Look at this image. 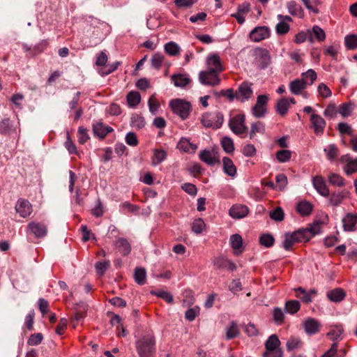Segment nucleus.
Listing matches in <instances>:
<instances>
[{
	"instance_id": "1",
	"label": "nucleus",
	"mask_w": 357,
	"mask_h": 357,
	"mask_svg": "<svg viewBox=\"0 0 357 357\" xmlns=\"http://www.w3.org/2000/svg\"><path fill=\"white\" fill-rule=\"evenodd\" d=\"M156 341L153 333H148L135 342L139 357H153L156 351Z\"/></svg>"
},
{
	"instance_id": "2",
	"label": "nucleus",
	"mask_w": 357,
	"mask_h": 357,
	"mask_svg": "<svg viewBox=\"0 0 357 357\" xmlns=\"http://www.w3.org/2000/svg\"><path fill=\"white\" fill-rule=\"evenodd\" d=\"M324 222L317 220L310 224L306 228L299 229L291 233L296 243L309 241L315 235L321 233V226Z\"/></svg>"
},
{
	"instance_id": "3",
	"label": "nucleus",
	"mask_w": 357,
	"mask_h": 357,
	"mask_svg": "<svg viewBox=\"0 0 357 357\" xmlns=\"http://www.w3.org/2000/svg\"><path fill=\"white\" fill-rule=\"evenodd\" d=\"M169 107L173 112L178 115L182 120L188 119L192 110L190 103L181 99L171 100Z\"/></svg>"
},
{
	"instance_id": "4",
	"label": "nucleus",
	"mask_w": 357,
	"mask_h": 357,
	"mask_svg": "<svg viewBox=\"0 0 357 357\" xmlns=\"http://www.w3.org/2000/svg\"><path fill=\"white\" fill-rule=\"evenodd\" d=\"M202 123L204 127L219 128L224 121L223 114L221 112L205 113L202 117Z\"/></svg>"
},
{
	"instance_id": "5",
	"label": "nucleus",
	"mask_w": 357,
	"mask_h": 357,
	"mask_svg": "<svg viewBox=\"0 0 357 357\" xmlns=\"http://www.w3.org/2000/svg\"><path fill=\"white\" fill-rule=\"evenodd\" d=\"M280 342L276 335H272L266 340L265 347L266 352L264 353V357H282V351L278 349Z\"/></svg>"
},
{
	"instance_id": "6",
	"label": "nucleus",
	"mask_w": 357,
	"mask_h": 357,
	"mask_svg": "<svg viewBox=\"0 0 357 357\" xmlns=\"http://www.w3.org/2000/svg\"><path fill=\"white\" fill-rule=\"evenodd\" d=\"M245 116L243 114H238L229 119V127L236 135L245 133L248 128L245 124Z\"/></svg>"
},
{
	"instance_id": "7",
	"label": "nucleus",
	"mask_w": 357,
	"mask_h": 357,
	"mask_svg": "<svg viewBox=\"0 0 357 357\" xmlns=\"http://www.w3.org/2000/svg\"><path fill=\"white\" fill-rule=\"evenodd\" d=\"M218 73L213 70L201 71L199 74V80L204 85L216 86L220 83Z\"/></svg>"
},
{
	"instance_id": "8",
	"label": "nucleus",
	"mask_w": 357,
	"mask_h": 357,
	"mask_svg": "<svg viewBox=\"0 0 357 357\" xmlns=\"http://www.w3.org/2000/svg\"><path fill=\"white\" fill-rule=\"evenodd\" d=\"M199 157L201 161L209 166L220 164V156L215 149H204L200 151Z\"/></svg>"
},
{
	"instance_id": "9",
	"label": "nucleus",
	"mask_w": 357,
	"mask_h": 357,
	"mask_svg": "<svg viewBox=\"0 0 357 357\" xmlns=\"http://www.w3.org/2000/svg\"><path fill=\"white\" fill-rule=\"evenodd\" d=\"M252 84L243 82H242L238 87L236 91V100L244 102L248 100L253 94V91L252 89Z\"/></svg>"
},
{
	"instance_id": "10",
	"label": "nucleus",
	"mask_w": 357,
	"mask_h": 357,
	"mask_svg": "<svg viewBox=\"0 0 357 357\" xmlns=\"http://www.w3.org/2000/svg\"><path fill=\"white\" fill-rule=\"evenodd\" d=\"M271 29L266 26H259L255 27L250 33V38L252 41L258 43L269 38Z\"/></svg>"
},
{
	"instance_id": "11",
	"label": "nucleus",
	"mask_w": 357,
	"mask_h": 357,
	"mask_svg": "<svg viewBox=\"0 0 357 357\" xmlns=\"http://www.w3.org/2000/svg\"><path fill=\"white\" fill-rule=\"evenodd\" d=\"M311 128L317 135H321L324 132L326 125V121L319 114H312L310 118Z\"/></svg>"
},
{
	"instance_id": "12",
	"label": "nucleus",
	"mask_w": 357,
	"mask_h": 357,
	"mask_svg": "<svg viewBox=\"0 0 357 357\" xmlns=\"http://www.w3.org/2000/svg\"><path fill=\"white\" fill-rule=\"evenodd\" d=\"M15 208L22 218L29 216L33 211L31 204L27 199L23 198H20L17 200Z\"/></svg>"
},
{
	"instance_id": "13",
	"label": "nucleus",
	"mask_w": 357,
	"mask_h": 357,
	"mask_svg": "<svg viewBox=\"0 0 357 357\" xmlns=\"http://www.w3.org/2000/svg\"><path fill=\"white\" fill-rule=\"evenodd\" d=\"M268 100L266 95H259L257 97V103L252 108V114L257 117H262L264 116L266 109V106Z\"/></svg>"
},
{
	"instance_id": "14",
	"label": "nucleus",
	"mask_w": 357,
	"mask_h": 357,
	"mask_svg": "<svg viewBox=\"0 0 357 357\" xmlns=\"http://www.w3.org/2000/svg\"><path fill=\"white\" fill-rule=\"evenodd\" d=\"M303 326L307 335H312L319 332L321 324L318 320L308 317L303 321Z\"/></svg>"
},
{
	"instance_id": "15",
	"label": "nucleus",
	"mask_w": 357,
	"mask_h": 357,
	"mask_svg": "<svg viewBox=\"0 0 357 357\" xmlns=\"http://www.w3.org/2000/svg\"><path fill=\"white\" fill-rule=\"evenodd\" d=\"M312 184L317 191L323 197H328L330 195V190L326 185V181L323 176H315L312 178Z\"/></svg>"
},
{
	"instance_id": "16",
	"label": "nucleus",
	"mask_w": 357,
	"mask_h": 357,
	"mask_svg": "<svg viewBox=\"0 0 357 357\" xmlns=\"http://www.w3.org/2000/svg\"><path fill=\"white\" fill-rule=\"evenodd\" d=\"M213 263L215 268L218 270L228 268L229 270L234 271L236 269V264L232 261L223 256L215 257L213 259Z\"/></svg>"
},
{
	"instance_id": "17",
	"label": "nucleus",
	"mask_w": 357,
	"mask_h": 357,
	"mask_svg": "<svg viewBox=\"0 0 357 357\" xmlns=\"http://www.w3.org/2000/svg\"><path fill=\"white\" fill-rule=\"evenodd\" d=\"M296 292V296L300 298L305 303H310L312 301V298L317 294V291L315 289H311L309 291H307L303 287H298L295 289Z\"/></svg>"
},
{
	"instance_id": "18",
	"label": "nucleus",
	"mask_w": 357,
	"mask_h": 357,
	"mask_svg": "<svg viewBox=\"0 0 357 357\" xmlns=\"http://www.w3.org/2000/svg\"><path fill=\"white\" fill-rule=\"evenodd\" d=\"M357 223V213H349L342 218V227L345 231H354L356 230Z\"/></svg>"
},
{
	"instance_id": "19",
	"label": "nucleus",
	"mask_w": 357,
	"mask_h": 357,
	"mask_svg": "<svg viewBox=\"0 0 357 357\" xmlns=\"http://www.w3.org/2000/svg\"><path fill=\"white\" fill-rule=\"evenodd\" d=\"M28 229L36 238H43L47 232L46 225L40 222H29Z\"/></svg>"
},
{
	"instance_id": "20",
	"label": "nucleus",
	"mask_w": 357,
	"mask_h": 357,
	"mask_svg": "<svg viewBox=\"0 0 357 357\" xmlns=\"http://www.w3.org/2000/svg\"><path fill=\"white\" fill-rule=\"evenodd\" d=\"M249 213L248 206L242 204H234L229 209V215L236 219L245 217Z\"/></svg>"
},
{
	"instance_id": "21",
	"label": "nucleus",
	"mask_w": 357,
	"mask_h": 357,
	"mask_svg": "<svg viewBox=\"0 0 357 357\" xmlns=\"http://www.w3.org/2000/svg\"><path fill=\"white\" fill-rule=\"evenodd\" d=\"M172 81L176 87L184 88L191 82L189 75L185 73L174 74L171 77Z\"/></svg>"
},
{
	"instance_id": "22",
	"label": "nucleus",
	"mask_w": 357,
	"mask_h": 357,
	"mask_svg": "<svg viewBox=\"0 0 357 357\" xmlns=\"http://www.w3.org/2000/svg\"><path fill=\"white\" fill-rule=\"evenodd\" d=\"M113 131V128L110 126L103 124L102 122L96 123L93 125V132L94 135L100 139H104L105 136Z\"/></svg>"
},
{
	"instance_id": "23",
	"label": "nucleus",
	"mask_w": 357,
	"mask_h": 357,
	"mask_svg": "<svg viewBox=\"0 0 357 357\" xmlns=\"http://www.w3.org/2000/svg\"><path fill=\"white\" fill-rule=\"evenodd\" d=\"M349 192L347 190H343L340 192H333L331 194L329 202L333 206H339L342 201L349 197Z\"/></svg>"
},
{
	"instance_id": "24",
	"label": "nucleus",
	"mask_w": 357,
	"mask_h": 357,
	"mask_svg": "<svg viewBox=\"0 0 357 357\" xmlns=\"http://www.w3.org/2000/svg\"><path fill=\"white\" fill-rule=\"evenodd\" d=\"M115 247L123 256H127L131 252V245L125 238H119L115 242Z\"/></svg>"
},
{
	"instance_id": "25",
	"label": "nucleus",
	"mask_w": 357,
	"mask_h": 357,
	"mask_svg": "<svg viewBox=\"0 0 357 357\" xmlns=\"http://www.w3.org/2000/svg\"><path fill=\"white\" fill-rule=\"evenodd\" d=\"M207 65L208 69L220 73L222 70L220 56L216 54L208 55L207 57Z\"/></svg>"
},
{
	"instance_id": "26",
	"label": "nucleus",
	"mask_w": 357,
	"mask_h": 357,
	"mask_svg": "<svg viewBox=\"0 0 357 357\" xmlns=\"http://www.w3.org/2000/svg\"><path fill=\"white\" fill-rule=\"evenodd\" d=\"M197 146L190 142L185 137H181L177 144V149L186 153H194L197 149Z\"/></svg>"
},
{
	"instance_id": "27",
	"label": "nucleus",
	"mask_w": 357,
	"mask_h": 357,
	"mask_svg": "<svg viewBox=\"0 0 357 357\" xmlns=\"http://www.w3.org/2000/svg\"><path fill=\"white\" fill-rule=\"evenodd\" d=\"M230 245L234 250V253L238 255L242 252L243 239L239 234H233L230 236Z\"/></svg>"
},
{
	"instance_id": "28",
	"label": "nucleus",
	"mask_w": 357,
	"mask_h": 357,
	"mask_svg": "<svg viewBox=\"0 0 357 357\" xmlns=\"http://www.w3.org/2000/svg\"><path fill=\"white\" fill-rule=\"evenodd\" d=\"M307 86V82L304 79H296L290 82L289 89L292 93L298 95Z\"/></svg>"
},
{
	"instance_id": "29",
	"label": "nucleus",
	"mask_w": 357,
	"mask_h": 357,
	"mask_svg": "<svg viewBox=\"0 0 357 357\" xmlns=\"http://www.w3.org/2000/svg\"><path fill=\"white\" fill-rule=\"evenodd\" d=\"M222 163L224 172L229 176L234 177L236 174V167L233 161L229 158L224 157Z\"/></svg>"
},
{
	"instance_id": "30",
	"label": "nucleus",
	"mask_w": 357,
	"mask_h": 357,
	"mask_svg": "<svg viewBox=\"0 0 357 357\" xmlns=\"http://www.w3.org/2000/svg\"><path fill=\"white\" fill-rule=\"evenodd\" d=\"M287 8L289 13L294 16H298L300 18L304 17V11L302 7L294 1H290L287 3Z\"/></svg>"
},
{
	"instance_id": "31",
	"label": "nucleus",
	"mask_w": 357,
	"mask_h": 357,
	"mask_svg": "<svg viewBox=\"0 0 357 357\" xmlns=\"http://www.w3.org/2000/svg\"><path fill=\"white\" fill-rule=\"evenodd\" d=\"M346 296L344 291L340 288H336L327 292L328 298L333 302L342 301Z\"/></svg>"
},
{
	"instance_id": "32",
	"label": "nucleus",
	"mask_w": 357,
	"mask_h": 357,
	"mask_svg": "<svg viewBox=\"0 0 357 357\" xmlns=\"http://www.w3.org/2000/svg\"><path fill=\"white\" fill-rule=\"evenodd\" d=\"M257 62L261 68H266L271 63V56L266 50H260L258 52Z\"/></svg>"
},
{
	"instance_id": "33",
	"label": "nucleus",
	"mask_w": 357,
	"mask_h": 357,
	"mask_svg": "<svg viewBox=\"0 0 357 357\" xmlns=\"http://www.w3.org/2000/svg\"><path fill=\"white\" fill-rule=\"evenodd\" d=\"M328 180L331 185L335 187H343L346 184L345 179L341 175L336 173H330Z\"/></svg>"
},
{
	"instance_id": "34",
	"label": "nucleus",
	"mask_w": 357,
	"mask_h": 357,
	"mask_svg": "<svg viewBox=\"0 0 357 357\" xmlns=\"http://www.w3.org/2000/svg\"><path fill=\"white\" fill-rule=\"evenodd\" d=\"M301 308L299 301L296 300H290L285 303L284 310L290 314H296Z\"/></svg>"
},
{
	"instance_id": "35",
	"label": "nucleus",
	"mask_w": 357,
	"mask_h": 357,
	"mask_svg": "<svg viewBox=\"0 0 357 357\" xmlns=\"http://www.w3.org/2000/svg\"><path fill=\"white\" fill-rule=\"evenodd\" d=\"M297 211L303 216L309 215L312 211V205L308 202H301L297 205Z\"/></svg>"
},
{
	"instance_id": "36",
	"label": "nucleus",
	"mask_w": 357,
	"mask_h": 357,
	"mask_svg": "<svg viewBox=\"0 0 357 357\" xmlns=\"http://www.w3.org/2000/svg\"><path fill=\"white\" fill-rule=\"evenodd\" d=\"M221 145L223 150L228 154L233 153L234 151V144L232 139L229 137H223L221 139Z\"/></svg>"
},
{
	"instance_id": "37",
	"label": "nucleus",
	"mask_w": 357,
	"mask_h": 357,
	"mask_svg": "<svg viewBox=\"0 0 357 357\" xmlns=\"http://www.w3.org/2000/svg\"><path fill=\"white\" fill-rule=\"evenodd\" d=\"M126 99L130 107H135L140 102L141 96L137 91H130L128 93Z\"/></svg>"
},
{
	"instance_id": "38",
	"label": "nucleus",
	"mask_w": 357,
	"mask_h": 357,
	"mask_svg": "<svg viewBox=\"0 0 357 357\" xmlns=\"http://www.w3.org/2000/svg\"><path fill=\"white\" fill-rule=\"evenodd\" d=\"M146 272L143 268H136L134 273L135 281L139 285L146 283Z\"/></svg>"
},
{
	"instance_id": "39",
	"label": "nucleus",
	"mask_w": 357,
	"mask_h": 357,
	"mask_svg": "<svg viewBox=\"0 0 357 357\" xmlns=\"http://www.w3.org/2000/svg\"><path fill=\"white\" fill-rule=\"evenodd\" d=\"M167 158V152L162 149H155L152 158V164L158 165L164 161Z\"/></svg>"
},
{
	"instance_id": "40",
	"label": "nucleus",
	"mask_w": 357,
	"mask_h": 357,
	"mask_svg": "<svg viewBox=\"0 0 357 357\" xmlns=\"http://www.w3.org/2000/svg\"><path fill=\"white\" fill-rule=\"evenodd\" d=\"M265 132V126L261 121L253 123L251 125L250 137H255L257 134H263Z\"/></svg>"
},
{
	"instance_id": "41",
	"label": "nucleus",
	"mask_w": 357,
	"mask_h": 357,
	"mask_svg": "<svg viewBox=\"0 0 357 357\" xmlns=\"http://www.w3.org/2000/svg\"><path fill=\"white\" fill-rule=\"evenodd\" d=\"M239 334L238 326L234 321H231L226 329V339L231 340L237 337Z\"/></svg>"
},
{
	"instance_id": "42",
	"label": "nucleus",
	"mask_w": 357,
	"mask_h": 357,
	"mask_svg": "<svg viewBox=\"0 0 357 357\" xmlns=\"http://www.w3.org/2000/svg\"><path fill=\"white\" fill-rule=\"evenodd\" d=\"M354 105L351 102H344L340 105L338 112L343 118H346L351 115Z\"/></svg>"
},
{
	"instance_id": "43",
	"label": "nucleus",
	"mask_w": 357,
	"mask_h": 357,
	"mask_svg": "<svg viewBox=\"0 0 357 357\" xmlns=\"http://www.w3.org/2000/svg\"><path fill=\"white\" fill-rule=\"evenodd\" d=\"M289 107V102L287 98H282L279 100L276 105V111L277 112L283 116L284 115Z\"/></svg>"
},
{
	"instance_id": "44",
	"label": "nucleus",
	"mask_w": 357,
	"mask_h": 357,
	"mask_svg": "<svg viewBox=\"0 0 357 357\" xmlns=\"http://www.w3.org/2000/svg\"><path fill=\"white\" fill-rule=\"evenodd\" d=\"M343 169L347 175L357 172V158L348 160Z\"/></svg>"
},
{
	"instance_id": "45",
	"label": "nucleus",
	"mask_w": 357,
	"mask_h": 357,
	"mask_svg": "<svg viewBox=\"0 0 357 357\" xmlns=\"http://www.w3.org/2000/svg\"><path fill=\"white\" fill-rule=\"evenodd\" d=\"M274 243L275 238L271 234H264L259 236V243L266 248L272 247Z\"/></svg>"
},
{
	"instance_id": "46",
	"label": "nucleus",
	"mask_w": 357,
	"mask_h": 357,
	"mask_svg": "<svg viewBox=\"0 0 357 357\" xmlns=\"http://www.w3.org/2000/svg\"><path fill=\"white\" fill-rule=\"evenodd\" d=\"M165 60V56L162 54L156 52L155 53L152 58H151V66L159 70L162 66V63H163Z\"/></svg>"
},
{
	"instance_id": "47",
	"label": "nucleus",
	"mask_w": 357,
	"mask_h": 357,
	"mask_svg": "<svg viewBox=\"0 0 357 357\" xmlns=\"http://www.w3.org/2000/svg\"><path fill=\"white\" fill-rule=\"evenodd\" d=\"M165 50L170 56H176L179 54L180 48L174 42H169L165 45Z\"/></svg>"
},
{
	"instance_id": "48",
	"label": "nucleus",
	"mask_w": 357,
	"mask_h": 357,
	"mask_svg": "<svg viewBox=\"0 0 357 357\" xmlns=\"http://www.w3.org/2000/svg\"><path fill=\"white\" fill-rule=\"evenodd\" d=\"M324 152L329 160H334L339 154L338 149L335 144H330L327 148L324 149Z\"/></svg>"
},
{
	"instance_id": "49",
	"label": "nucleus",
	"mask_w": 357,
	"mask_h": 357,
	"mask_svg": "<svg viewBox=\"0 0 357 357\" xmlns=\"http://www.w3.org/2000/svg\"><path fill=\"white\" fill-rule=\"evenodd\" d=\"M291 151L289 150H280L276 153V158L280 162H286L290 160Z\"/></svg>"
},
{
	"instance_id": "50",
	"label": "nucleus",
	"mask_w": 357,
	"mask_h": 357,
	"mask_svg": "<svg viewBox=\"0 0 357 357\" xmlns=\"http://www.w3.org/2000/svg\"><path fill=\"white\" fill-rule=\"evenodd\" d=\"M109 261L105 260L98 261L95 266L97 274L99 275H103L105 273L106 271L109 267Z\"/></svg>"
},
{
	"instance_id": "51",
	"label": "nucleus",
	"mask_w": 357,
	"mask_h": 357,
	"mask_svg": "<svg viewBox=\"0 0 357 357\" xmlns=\"http://www.w3.org/2000/svg\"><path fill=\"white\" fill-rule=\"evenodd\" d=\"M338 110L335 103H330L324 112V115L329 119H334L336 117Z\"/></svg>"
},
{
	"instance_id": "52",
	"label": "nucleus",
	"mask_w": 357,
	"mask_h": 357,
	"mask_svg": "<svg viewBox=\"0 0 357 357\" xmlns=\"http://www.w3.org/2000/svg\"><path fill=\"white\" fill-rule=\"evenodd\" d=\"M13 130V125L9 119H3L0 121V133L9 134Z\"/></svg>"
},
{
	"instance_id": "53",
	"label": "nucleus",
	"mask_w": 357,
	"mask_h": 357,
	"mask_svg": "<svg viewBox=\"0 0 357 357\" xmlns=\"http://www.w3.org/2000/svg\"><path fill=\"white\" fill-rule=\"evenodd\" d=\"M343 328L342 326H336L335 328L329 331L326 335L331 340L335 341L337 340L343 333Z\"/></svg>"
},
{
	"instance_id": "54",
	"label": "nucleus",
	"mask_w": 357,
	"mask_h": 357,
	"mask_svg": "<svg viewBox=\"0 0 357 357\" xmlns=\"http://www.w3.org/2000/svg\"><path fill=\"white\" fill-rule=\"evenodd\" d=\"M303 79L306 81L307 84L311 85L317 79V73L312 69L308 70L302 74Z\"/></svg>"
},
{
	"instance_id": "55",
	"label": "nucleus",
	"mask_w": 357,
	"mask_h": 357,
	"mask_svg": "<svg viewBox=\"0 0 357 357\" xmlns=\"http://www.w3.org/2000/svg\"><path fill=\"white\" fill-rule=\"evenodd\" d=\"M119 64H120L119 61H116L112 64H108L100 70V74L102 76L107 75L114 72L118 68V66H119Z\"/></svg>"
},
{
	"instance_id": "56",
	"label": "nucleus",
	"mask_w": 357,
	"mask_h": 357,
	"mask_svg": "<svg viewBox=\"0 0 357 357\" xmlns=\"http://www.w3.org/2000/svg\"><path fill=\"white\" fill-rule=\"evenodd\" d=\"M345 45L349 50H355L357 48V36L351 34L345 37Z\"/></svg>"
},
{
	"instance_id": "57",
	"label": "nucleus",
	"mask_w": 357,
	"mask_h": 357,
	"mask_svg": "<svg viewBox=\"0 0 357 357\" xmlns=\"http://www.w3.org/2000/svg\"><path fill=\"white\" fill-rule=\"evenodd\" d=\"M151 294L164 299L168 303H172L173 302L172 295L167 291L163 290L152 291Z\"/></svg>"
},
{
	"instance_id": "58",
	"label": "nucleus",
	"mask_w": 357,
	"mask_h": 357,
	"mask_svg": "<svg viewBox=\"0 0 357 357\" xmlns=\"http://www.w3.org/2000/svg\"><path fill=\"white\" fill-rule=\"evenodd\" d=\"M275 181L277 183L276 188L282 190L287 185V178L284 174H279L275 177Z\"/></svg>"
},
{
	"instance_id": "59",
	"label": "nucleus",
	"mask_w": 357,
	"mask_h": 357,
	"mask_svg": "<svg viewBox=\"0 0 357 357\" xmlns=\"http://www.w3.org/2000/svg\"><path fill=\"white\" fill-rule=\"evenodd\" d=\"M301 344L302 342L300 339L291 337L287 342V349L288 351H292L300 347Z\"/></svg>"
},
{
	"instance_id": "60",
	"label": "nucleus",
	"mask_w": 357,
	"mask_h": 357,
	"mask_svg": "<svg viewBox=\"0 0 357 357\" xmlns=\"http://www.w3.org/2000/svg\"><path fill=\"white\" fill-rule=\"evenodd\" d=\"M284 217V211L280 207H277L275 210L270 212V218L275 221H282Z\"/></svg>"
},
{
	"instance_id": "61",
	"label": "nucleus",
	"mask_w": 357,
	"mask_h": 357,
	"mask_svg": "<svg viewBox=\"0 0 357 357\" xmlns=\"http://www.w3.org/2000/svg\"><path fill=\"white\" fill-rule=\"evenodd\" d=\"M131 123L132 126L140 129L145 126V120L142 116H140L138 114H135L131 117Z\"/></svg>"
},
{
	"instance_id": "62",
	"label": "nucleus",
	"mask_w": 357,
	"mask_h": 357,
	"mask_svg": "<svg viewBox=\"0 0 357 357\" xmlns=\"http://www.w3.org/2000/svg\"><path fill=\"white\" fill-rule=\"evenodd\" d=\"M199 314V307L195 306L192 308L188 309L185 314V319L189 321L195 320V317Z\"/></svg>"
},
{
	"instance_id": "63",
	"label": "nucleus",
	"mask_w": 357,
	"mask_h": 357,
	"mask_svg": "<svg viewBox=\"0 0 357 357\" xmlns=\"http://www.w3.org/2000/svg\"><path fill=\"white\" fill-rule=\"evenodd\" d=\"M289 25L285 22L280 21L275 26L276 33L278 35H284L289 32Z\"/></svg>"
},
{
	"instance_id": "64",
	"label": "nucleus",
	"mask_w": 357,
	"mask_h": 357,
	"mask_svg": "<svg viewBox=\"0 0 357 357\" xmlns=\"http://www.w3.org/2000/svg\"><path fill=\"white\" fill-rule=\"evenodd\" d=\"M338 344L334 342L331 349L325 352L321 357H342L337 354Z\"/></svg>"
}]
</instances>
